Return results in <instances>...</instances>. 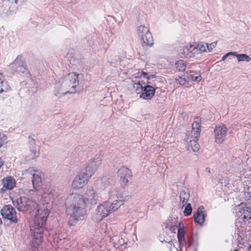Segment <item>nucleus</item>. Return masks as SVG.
I'll return each mask as SVG.
<instances>
[{
  "label": "nucleus",
  "instance_id": "obj_15",
  "mask_svg": "<svg viewBox=\"0 0 251 251\" xmlns=\"http://www.w3.org/2000/svg\"><path fill=\"white\" fill-rule=\"evenodd\" d=\"M27 146L30 154L27 157V160H31L37 158L39 156V150L37 149L35 140L33 138H29Z\"/></svg>",
  "mask_w": 251,
  "mask_h": 251
},
{
  "label": "nucleus",
  "instance_id": "obj_12",
  "mask_svg": "<svg viewBox=\"0 0 251 251\" xmlns=\"http://www.w3.org/2000/svg\"><path fill=\"white\" fill-rule=\"evenodd\" d=\"M227 132V128L224 125L216 126L214 130L215 142L219 144L223 143L226 138Z\"/></svg>",
  "mask_w": 251,
  "mask_h": 251
},
{
  "label": "nucleus",
  "instance_id": "obj_37",
  "mask_svg": "<svg viewBox=\"0 0 251 251\" xmlns=\"http://www.w3.org/2000/svg\"><path fill=\"white\" fill-rule=\"evenodd\" d=\"M182 115H184L185 117H187V115L186 113H182Z\"/></svg>",
  "mask_w": 251,
  "mask_h": 251
},
{
  "label": "nucleus",
  "instance_id": "obj_25",
  "mask_svg": "<svg viewBox=\"0 0 251 251\" xmlns=\"http://www.w3.org/2000/svg\"><path fill=\"white\" fill-rule=\"evenodd\" d=\"M145 83L143 81H139L138 82H135L133 84V88L135 90L137 94H141L143 92L144 86H145Z\"/></svg>",
  "mask_w": 251,
  "mask_h": 251
},
{
  "label": "nucleus",
  "instance_id": "obj_19",
  "mask_svg": "<svg viewBox=\"0 0 251 251\" xmlns=\"http://www.w3.org/2000/svg\"><path fill=\"white\" fill-rule=\"evenodd\" d=\"M42 173L38 171L36 174H34V175L31 177L33 187L35 190H37L42 184Z\"/></svg>",
  "mask_w": 251,
  "mask_h": 251
},
{
  "label": "nucleus",
  "instance_id": "obj_29",
  "mask_svg": "<svg viewBox=\"0 0 251 251\" xmlns=\"http://www.w3.org/2000/svg\"><path fill=\"white\" fill-rule=\"evenodd\" d=\"M177 237L180 242L184 241V231L183 229H178Z\"/></svg>",
  "mask_w": 251,
  "mask_h": 251
},
{
  "label": "nucleus",
  "instance_id": "obj_5",
  "mask_svg": "<svg viewBox=\"0 0 251 251\" xmlns=\"http://www.w3.org/2000/svg\"><path fill=\"white\" fill-rule=\"evenodd\" d=\"M201 127V120L198 117H196L192 125L191 133L187 134L185 139L186 142H190V146L195 152L198 151L200 149V146L197 141L200 135Z\"/></svg>",
  "mask_w": 251,
  "mask_h": 251
},
{
  "label": "nucleus",
  "instance_id": "obj_26",
  "mask_svg": "<svg viewBox=\"0 0 251 251\" xmlns=\"http://www.w3.org/2000/svg\"><path fill=\"white\" fill-rule=\"evenodd\" d=\"M175 67L179 72H184L186 68V64L183 60H180L175 63Z\"/></svg>",
  "mask_w": 251,
  "mask_h": 251
},
{
  "label": "nucleus",
  "instance_id": "obj_16",
  "mask_svg": "<svg viewBox=\"0 0 251 251\" xmlns=\"http://www.w3.org/2000/svg\"><path fill=\"white\" fill-rule=\"evenodd\" d=\"M16 182L11 176H7L2 179V184L3 187L1 191L4 192L7 190H11L15 186Z\"/></svg>",
  "mask_w": 251,
  "mask_h": 251
},
{
  "label": "nucleus",
  "instance_id": "obj_32",
  "mask_svg": "<svg viewBox=\"0 0 251 251\" xmlns=\"http://www.w3.org/2000/svg\"><path fill=\"white\" fill-rule=\"evenodd\" d=\"M231 55H233V52H229L227 53L226 54L223 56L222 60L225 61L228 56Z\"/></svg>",
  "mask_w": 251,
  "mask_h": 251
},
{
  "label": "nucleus",
  "instance_id": "obj_17",
  "mask_svg": "<svg viewBox=\"0 0 251 251\" xmlns=\"http://www.w3.org/2000/svg\"><path fill=\"white\" fill-rule=\"evenodd\" d=\"M203 209V206H201L198 208L197 212L194 214L195 222L200 225H202L205 220L206 215Z\"/></svg>",
  "mask_w": 251,
  "mask_h": 251
},
{
  "label": "nucleus",
  "instance_id": "obj_22",
  "mask_svg": "<svg viewBox=\"0 0 251 251\" xmlns=\"http://www.w3.org/2000/svg\"><path fill=\"white\" fill-rule=\"evenodd\" d=\"M180 201L182 203V208L187 203L190 198V194L188 190H183L180 192Z\"/></svg>",
  "mask_w": 251,
  "mask_h": 251
},
{
  "label": "nucleus",
  "instance_id": "obj_3",
  "mask_svg": "<svg viewBox=\"0 0 251 251\" xmlns=\"http://www.w3.org/2000/svg\"><path fill=\"white\" fill-rule=\"evenodd\" d=\"M79 75L72 72L59 80L56 84L54 95L60 98L67 94H74L78 91Z\"/></svg>",
  "mask_w": 251,
  "mask_h": 251
},
{
  "label": "nucleus",
  "instance_id": "obj_6",
  "mask_svg": "<svg viewBox=\"0 0 251 251\" xmlns=\"http://www.w3.org/2000/svg\"><path fill=\"white\" fill-rule=\"evenodd\" d=\"M102 157V155L101 153L97 154L93 159L89 160L86 164L85 171L81 172L90 178L101 165Z\"/></svg>",
  "mask_w": 251,
  "mask_h": 251
},
{
  "label": "nucleus",
  "instance_id": "obj_40",
  "mask_svg": "<svg viewBox=\"0 0 251 251\" xmlns=\"http://www.w3.org/2000/svg\"><path fill=\"white\" fill-rule=\"evenodd\" d=\"M207 172H208V173H210V170H207Z\"/></svg>",
  "mask_w": 251,
  "mask_h": 251
},
{
  "label": "nucleus",
  "instance_id": "obj_1",
  "mask_svg": "<svg viewBox=\"0 0 251 251\" xmlns=\"http://www.w3.org/2000/svg\"><path fill=\"white\" fill-rule=\"evenodd\" d=\"M42 198L43 199L39 205L26 197H21L12 201L13 205L19 211L22 212L31 211L38 207L36 211L33 223L30 226V231L35 239V245L37 246L40 245L42 243L44 226L52 208V203L50 201L44 200V198H46V194H44Z\"/></svg>",
  "mask_w": 251,
  "mask_h": 251
},
{
  "label": "nucleus",
  "instance_id": "obj_14",
  "mask_svg": "<svg viewBox=\"0 0 251 251\" xmlns=\"http://www.w3.org/2000/svg\"><path fill=\"white\" fill-rule=\"evenodd\" d=\"M118 176L121 184L126 186L128 183V178L132 176V173L128 168L123 167L118 170Z\"/></svg>",
  "mask_w": 251,
  "mask_h": 251
},
{
  "label": "nucleus",
  "instance_id": "obj_10",
  "mask_svg": "<svg viewBox=\"0 0 251 251\" xmlns=\"http://www.w3.org/2000/svg\"><path fill=\"white\" fill-rule=\"evenodd\" d=\"M206 44L200 43L197 47L193 45H190L183 48V52L186 55L192 57L195 53H202L206 51Z\"/></svg>",
  "mask_w": 251,
  "mask_h": 251
},
{
  "label": "nucleus",
  "instance_id": "obj_28",
  "mask_svg": "<svg viewBox=\"0 0 251 251\" xmlns=\"http://www.w3.org/2000/svg\"><path fill=\"white\" fill-rule=\"evenodd\" d=\"M186 206L185 207L183 213L184 216H187L191 214L192 211V208L191 205L190 203H186Z\"/></svg>",
  "mask_w": 251,
  "mask_h": 251
},
{
  "label": "nucleus",
  "instance_id": "obj_2",
  "mask_svg": "<svg viewBox=\"0 0 251 251\" xmlns=\"http://www.w3.org/2000/svg\"><path fill=\"white\" fill-rule=\"evenodd\" d=\"M98 199V195L93 189L87 190L83 195L70 194L65 201L67 210L70 215L68 221L69 226H74L78 221L84 220L87 204H96Z\"/></svg>",
  "mask_w": 251,
  "mask_h": 251
},
{
  "label": "nucleus",
  "instance_id": "obj_4",
  "mask_svg": "<svg viewBox=\"0 0 251 251\" xmlns=\"http://www.w3.org/2000/svg\"><path fill=\"white\" fill-rule=\"evenodd\" d=\"M117 194V191L112 188L109 192V200L97 206L95 211L97 220H101L111 213L117 210L123 204L121 201L115 199L118 198Z\"/></svg>",
  "mask_w": 251,
  "mask_h": 251
},
{
  "label": "nucleus",
  "instance_id": "obj_20",
  "mask_svg": "<svg viewBox=\"0 0 251 251\" xmlns=\"http://www.w3.org/2000/svg\"><path fill=\"white\" fill-rule=\"evenodd\" d=\"M95 184L100 189L104 188L110 184V179L107 176H102L96 181Z\"/></svg>",
  "mask_w": 251,
  "mask_h": 251
},
{
  "label": "nucleus",
  "instance_id": "obj_23",
  "mask_svg": "<svg viewBox=\"0 0 251 251\" xmlns=\"http://www.w3.org/2000/svg\"><path fill=\"white\" fill-rule=\"evenodd\" d=\"M10 88L7 82L4 81L3 75L0 73V93L9 90Z\"/></svg>",
  "mask_w": 251,
  "mask_h": 251
},
{
  "label": "nucleus",
  "instance_id": "obj_11",
  "mask_svg": "<svg viewBox=\"0 0 251 251\" xmlns=\"http://www.w3.org/2000/svg\"><path fill=\"white\" fill-rule=\"evenodd\" d=\"M236 216L239 219L244 220L251 219V207L246 204L241 203L236 207Z\"/></svg>",
  "mask_w": 251,
  "mask_h": 251
},
{
  "label": "nucleus",
  "instance_id": "obj_38",
  "mask_svg": "<svg viewBox=\"0 0 251 251\" xmlns=\"http://www.w3.org/2000/svg\"><path fill=\"white\" fill-rule=\"evenodd\" d=\"M164 79L163 78H160V81H161L162 82H163V80H164Z\"/></svg>",
  "mask_w": 251,
  "mask_h": 251
},
{
  "label": "nucleus",
  "instance_id": "obj_41",
  "mask_svg": "<svg viewBox=\"0 0 251 251\" xmlns=\"http://www.w3.org/2000/svg\"><path fill=\"white\" fill-rule=\"evenodd\" d=\"M234 251H238L236 250H235Z\"/></svg>",
  "mask_w": 251,
  "mask_h": 251
},
{
  "label": "nucleus",
  "instance_id": "obj_30",
  "mask_svg": "<svg viewBox=\"0 0 251 251\" xmlns=\"http://www.w3.org/2000/svg\"><path fill=\"white\" fill-rule=\"evenodd\" d=\"M176 81L177 83L180 84L181 85L185 84L187 81L185 77L183 78L181 76L176 77Z\"/></svg>",
  "mask_w": 251,
  "mask_h": 251
},
{
  "label": "nucleus",
  "instance_id": "obj_27",
  "mask_svg": "<svg viewBox=\"0 0 251 251\" xmlns=\"http://www.w3.org/2000/svg\"><path fill=\"white\" fill-rule=\"evenodd\" d=\"M38 171L34 169L33 168H29L25 171V175L26 176H31L32 177L34 175V174H36Z\"/></svg>",
  "mask_w": 251,
  "mask_h": 251
},
{
  "label": "nucleus",
  "instance_id": "obj_8",
  "mask_svg": "<svg viewBox=\"0 0 251 251\" xmlns=\"http://www.w3.org/2000/svg\"><path fill=\"white\" fill-rule=\"evenodd\" d=\"M9 68L12 71L19 74L28 73L26 64L24 58L21 56H18L14 61L9 65Z\"/></svg>",
  "mask_w": 251,
  "mask_h": 251
},
{
  "label": "nucleus",
  "instance_id": "obj_13",
  "mask_svg": "<svg viewBox=\"0 0 251 251\" xmlns=\"http://www.w3.org/2000/svg\"><path fill=\"white\" fill-rule=\"evenodd\" d=\"M89 179L81 172L75 176L72 182V187L75 190L82 188L88 183Z\"/></svg>",
  "mask_w": 251,
  "mask_h": 251
},
{
  "label": "nucleus",
  "instance_id": "obj_9",
  "mask_svg": "<svg viewBox=\"0 0 251 251\" xmlns=\"http://www.w3.org/2000/svg\"><path fill=\"white\" fill-rule=\"evenodd\" d=\"M2 217L14 223L18 222L17 214L15 209L11 205H7L2 207L0 211Z\"/></svg>",
  "mask_w": 251,
  "mask_h": 251
},
{
  "label": "nucleus",
  "instance_id": "obj_21",
  "mask_svg": "<svg viewBox=\"0 0 251 251\" xmlns=\"http://www.w3.org/2000/svg\"><path fill=\"white\" fill-rule=\"evenodd\" d=\"M184 76L188 80L200 81L201 79L200 74L195 71H190L189 73L187 72L184 74Z\"/></svg>",
  "mask_w": 251,
  "mask_h": 251
},
{
  "label": "nucleus",
  "instance_id": "obj_24",
  "mask_svg": "<svg viewBox=\"0 0 251 251\" xmlns=\"http://www.w3.org/2000/svg\"><path fill=\"white\" fill-rule=\"evenodd\" d=\"M233 55L237 57L238 62H249L251 60V58L246 54H238L237 52H233Z\"/></svg>",
  "mask_w": 251,
  "mask_h": 251
},
{
  "label": "nucleus",
  "instance_id": "obj_7",
  "mask_svg": "<svg viewBox=\"0 0 251 251\" xmlns=\"http://www.w3.org/2000/svg\"><path fill=\"white\" fill-rule=\"evenodd\" d=\"M137 34L142 41L145 46H151L153 44V40L151 32L148 28L145 25L138 26Z\"/></svg>",
  "mask_w": 251,
  "mask_h": 251
},
{
  "label": "nucleus",
  "instance_id": "obj_39",
  "mask_svg": "<svg viewBox=\"0 0 251 251\" xmlns=\"http://www.w3.org/2000/svg\"><path fill=\"white\" fill-rule=\"evenodd\" d=\"M207 172H208V173H210V170H207Z\"/></svg>",
  "mask_w": 251,
  "mask_h": 251
},
{
  "label": "nucleus",
  "instance_id": "obj_34",
  "mask_svg": "<svg viewBox=\"0 0 251 251\" xmlns=\"http://www.w3.org/2000/svg\"><path fill=\"white\" fill-rule=\"evenodd\" d=\"M9 2L11 3L12 4L16 5L18 3V1L19 0H7Z\"/></svg>",
  "mask_w": 251,
  "mask_h": 251
},
{
  "label": "nucleus",
  "instance_id": "obj_31",
  "mask_svg": "<svg viewBox=\"0 0 251 251\" xmlns=\"http://www.w3.org/2000/svg\"><path fill=\"white\" fill-rule=\"evenodd\" d=\"M216 42H213L209 44H206L207 50L209 51H211L216 46Z\"/></svg>",
  "mask_w": 251,
  "mask_h": 251
},
{
  "label": "nucleus",
  "instance_id": "obj_35",
  "mask_svg": "<svg viewBox=\"0 0 251 251\" xmlns=\"http://www.w3.org/2000/svg\"><path fill=\"white\" fill-rule=\"evenodd\" d=\"M146 75V73H145L144 72H142L141 75H140V73H139L138 74V76H136V77L141 76L142 75H143L144 77H145Z\"/></svg>",
  "mask_w": 251,
  "mask_h": 251
},
{
  "label": "nucleus",
  "instance_id": "obj_33",
  "mask_svg": "<svg viewBox=\"0 0 251 251\" xmlns=\"http://www.w3.org/2000/svg\"><path fill=\"white\" fill-rule=\"evenodd\" d=\"M4 136L0 134V148L1 147L4 142Z\"/></svg>",
  "mask_w": 251,
  "mask_h": 251
},
{
  "label": "nucleus",
  "instance_id": "obj_36",
  "mask_svg": "<svg viewBox=\"0 0 251 251\" xmlns=\"http://www.w3.org/2000/svg\"><path fill=\"white\" fill-rule=\"evenodd\" d=\"M2 165V162L1 160V159H0V168L1 167Z\"/></svg>",
  "mask_w": 251,
  "mask_h": 251
},
{
  "label": "nucleus",
  "instance_id": "obj_18",
  "mask_svg": "<svg viewBox=\"0 0 251 251\" xmlns=\"http://www.w3.org/2000/svg\"><path fill=\"white\" fill-rule=\"evenodd\" d=\"M155 91V88L151 86H144L143 92L140 95V97L145 100H150L154 95Z\"/></svg>",
  "mask_w": 251,
  "mask_h": 251
}]
</instances>
